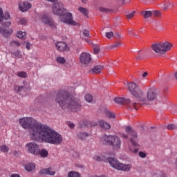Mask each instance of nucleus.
Masks as SVG:
<instances>
[{"mask_svg": "<svg viewBox=\"0 0 177 177\" xmlns=\"http://www.w3.org/2000/svg\"><path fill=\"white\" fill-rule=\"evenodd\" d=\"M19 24H27V19H24V18H22L19 20Z\"/></svg>", "mask_w": 177, "mask_h": 177, "instance_id": "46", "label": "nucleus"}, {"mask_svg": "<svg viewBox=\"0 0 177 177\" xmlns=\"http://www.w3.org/2000/svg\"><path fill=\"white\" fill-rule=\"evenodd\" d=\"M57 62L60 64H64V63H66V59L63 57H57Z\"/></svg>", "mask_w": 177, "mask_h": 177, "instance_id": "32", "label": "nucleus"}, {"mask_svg": "<svg viewBox=\"0 0 177 177\" xmlns=\"http://www.w3.org/2000/svg\"><path fill=\"white\" fill-rule=\"evenodd\" d=\"M108 162L115 169H118V171H124L125 172H129L131 169L132 168V165L128 164L124 165L117 160L116 158H108Z\"/></svg>", "mask_w": 177, "mask_h": 177, "instance_id": "5", "label": "nucleus"}, {"mask_svg": "<svg viewBox=\"0 0 177 177\" xmlns=\"http://www.w3.org/2000/svg\"><path fill=\"white\" fill-rule=\"evenodd\" d=\"M93 52H94L95 55H97V53H99V52H100V47H99V46L95 47Z\"/></svg>", "mask_w": 177, "mask_h": 177, "instance_id": "45", "label": "nucleus"}, {"mask_svg": "<svg viewBox=\"0 0 177 177\" xmlns=\"http://www.w3.org/2000/svg\"><path fill=\"white\" fill-rule=\"evenodd\" d=\"M0 150L2 153H8L9 151V147L6 145H1L0 146Z\"/></svg>", "mask_w": 177, "mask_h": 177, "instance_id": "29", "label": "nucleus"}, {"mask_svg": "<svg viewBox=\"0 0 177 177\" xmlns=\"http://www.w3.org/2000/svg\"><path fill=\"white\" fill-rule=\"evenodd\" d=\"M139 156L141 157V158H146V153H145L142 151L139 152Z\"/></svg>", "mask_w": 177, "mask_h": 177, "instance_id": "47", "label": "nucleus"}, {"mask_svg": "<svg viewBox=\"0 0 177 177\" xmlns=\"http://www.w3.org/2000/svg\"><path fill=\"white\" fill-rule=\"evenodd\" d=\"M172 46H174L172 44L166 41L165 43L153 44L151 46V49L153 50L156 53H165L166 52H168V50H171Z\"/></svg>", "mask_w": 177, "mask_h": 177, "instance_id": "7", "label": "nucleus"}, {"mask_svg": "<svg viewBox=\"0 0 177 177\" xmlns=\"http://www.w3.org/2000/svg\"><path fill=\"white\" fill-rule=\"evenodd\" d=\"M48 154H49V153L48 152V151L46 149H43L41 151L39 149V156H40L43 158H46V157H48Z\"/></svg>", "mask_w": 177, "mask_h": 177, "instance_id": "23", "label": "nucleus"}, {"mask_svg": "<svg viewBox=\"0 0 177 177\" xmlns=\"http://www.w3.org/2000/svg\"><path fill=\"white\" fill-rule=\"evenodd\" d=\"M135 13H136V11H133L132 12L128 14L127 15V19H132V17H133V16H135Z\"/></svg>", "mask_w": 177, "mask_h": 177, "instance_id": "42", "label": "nucleus"}, {"mask_svg": "<svg viewBox=\"0 0 177 177\" xmlns=\"http://www.w3.org/2000/svg\"><path fill=\"white\" fill-rule=\"evenodd\" d=\"M17 37L21 39H26V32L19 31L17 33Z\"/></svg>", "mask_w": 177, "mask_h": 177, "instance_id": "27", "label": "nucleus"}, {"mask_svg": "<svg viewBox=\"0 0 177 177\" xmlns=\"http://www.w3.org/2000/svg\"><path fill=\"white\" fill-rule=\"evenodd\" d=\"M68 177H81V176L77 171H70L68 174Z\"/></svg>", "mask_w": 177, "mask_h": 177, "instance_id": "30", "label": "nucleus"}, {"mask_svg": "<svg viewBox=\"0 0 177 177\" xmlns=\"http://www.w3.org/2000/svg\"><path fill=\"white\" fill-rule=\"evenodd\" d=\"M32 6L28 1H20L19 3V9L21 12H27L29 9H31Z\"/></svg>", "mask_w": 177, "mask_h": 177, "instance_id": "15", "label": "nucleus"}, {"mask_svg": "<svg viewBox=\"0 0 177 177\" xmlns=\"http://www.w3.org/2000/svg\"><path fill=\"white\" fill-rule=\"evenodd\" d=\"M68 125L71 129H73L75 127V124H74V123H68Z\"/></svg>", "mask_w": 177, "mask_h": 177, "instance_id": "50", "label": "nucleus"}, {"mask_svg": "<svg viewBox=\"0 0 177 177\" xmlns=\"http://www.w3.org/2000/svg\"><path fill=\"white\" fill-rule=\"evenodd\" d=\"M136 59H140V58L139 57H137Z\"/></svg>", "mask_w": 177, "mask_h": 177, "instance_id": "62", "label": "nucleus"}, {"mask_svg": "<svg viewBox=\"0 0 177 177\" xmlns=\"http://www.w3.org/2000/svg\"><path fill=\"white\" fill-rule=\"evenodd\" d=\"M47 1H48V2H55V1H56V0H47Z\"/></svg>", "mask_w": 177, "mask_h": 177, "instance_id": "59", "label": "nucleus"}, {"mask_svg": "<svg viewBox=\"0 0 177 177\" xmlns=\"http://www.w3.org/2000/svg\"><path fill=\"white\" fill-rule=\"evenodd\" d=\"M171 6H173V4L171 2H167L165 4H164L163 9H165V10H167V9L168 8H171Z\"/></svg>", "mask_w": 177, "mask_h": 177, "instance_id": "39", "label": "nucleus"}, {"mask_svg": "<svg viewBox=\"0 0 177 177\" xmlns=\"http://www.w3.org/2000/svg\"><path fill=\"white\" fill-rule=\"evenodd\" d=\"M85 41H86V42H88V44H91V41L89 39H86Z\"/></svg>", "mask_w": 177, "mask_h": 177, "instance_id": "58", "label": "nucleus"}, {"mask_svg": "<svg viewBox=\"0 0 177 177\" xmlns=\"http://www.w3.org/2000/svg\"><path fill=\"white\" fill-rule=\"evenodd\" d=\"M39 174L40 175H50V176H54V175H56V171H53L52 168L49 167L40 170Z\"/></svg>", "mask_w": 177, "mask_h": 177, "instance_id": "16", "label": "nucleus"}, {"mask_svg": "<svg viewBox=\"0 0 177 177\" xmlns=\"http://www.w3.org/2000/svg\"><path fill=\"white\" fill-rule=\"evenodd\" d=\"M82 1L85 3V2H86V0H82Z\"/></svg>", "mask_w": 177, "mask_h": 177, "instance_id": "60", "label": "nucleus"}, {"mask_svg": "<svg viewBox=\"0 0 177 177\" xmlns=\"http://www.w3.org/2000/svg\"><path fill=\"white\" fill-rule=\"evenodd\" d=\"M147 75H148L147 72H145V73L142 74L143 78H146V77H147Z\"/></svg>", "mask_w": 177, "mask_h": 177, "instance_id": "56", "label": "nucleus"}, {"mask_svg": "<svg viewBox=\"0 0 177 177\" xmlns=\"http://www.w3.org/2000/svg\"><path fill=\"white\" fill-rule=\"evenodd\" d=\"M113 138V136H104L101 140L103 143L106 144V143H110L111 142V139Z\"/></svg>", "mask_w": 177, "mask_h": 177, "instance_id": "19", "label": "nucleus"}, {"mask_svg": "<svg viewBox=\"0 0 177 177\" xmlns=\"http://www.w3.org/2000/svg\"><path fill=\"white\" fill-rule=\"evenodd\" d=\"M55 102L63 110H71V111H80L81 110L80 102L74 100L67 91L63 90L59 91L57 94Z\"/></svg>", "mask_w": 177, "mask_h": 177, "instance_id": "2", "label": "nucleus"}, {"mask_svg": "<svg viewBox=\"0 0 177 177\" xmlns=\"http://www.w3.org/2000/svg\"><path fill=\"white\" fill-rule=\"evenodd\" d=\"M99 10H100V12H103L104 13H110V12H111V10L109 8H106L104 7H100Z\"/></svg>", "mask_w": 177, "mask_h": 177, "instance_id": "34", "label": "nucleus"}, {"mask_svg": "<svg viewBox=\"0 0 177 177\" xmlns=\"http://www.w3.org/2000/svg\"><path fill=\"white\" fill-rule=\"evenodd\" d=\"M28 153L33 156H39V146L35 142H30L26 145Z\"/></svg>", "mask_w": 177, "mask_h": 177, "instance_id": "11", "label": "nucleus"}, {"mask_svg": "<svg viewBox=\"0 0 177 177\" xmlns=\"http://www.w3.org/2000/svg\"><path fill=\"white\" fill-rule=\"evenodd\" d=\"M78 10H79V12H80V13H82L84 16H88V10L86 8H82V7H80L78 8Z\"/></svg>", "mask_w": 177, "mask_h": 177, "instance_id": "26", "label": "nucleus"}, {"mask_svg": "<svg viewBox=\"0 0 177 177\" xmlns=\"http://www.w3.org/2000/svg\"><path fill=\"white\" fill-rule=\"evenodd\" d=\"M17 76L20 77V78H27L28 75H27V73L24 71H21L17 73Z\"/></svg>", "mask_w": 177, "mask_h": 177, "instance_id": "31", "label": "nucleus"}, {"mask_svg": "<svg viewBox=\"0 0 177 177\" xmlns=\"http://www.w3.org/2000/svg\"><path fill=\"white\" fill-rule=\"evenodd\" d=\"M30 48H31V44L28 42V43L26 44V49L30 50Z\"/></svg>", "mask_w": 177, "mask_h": 177, "instance_id": "52", "label": "nucleus"}, {"mask_svg": "<svg viewBox=\"0 0 177 177\" xmlns=\"http://www.w3.org/2000/svg\"><path fill=\"white\" fill-rule=\"evenodd\" d=\"M167 129L171 131L172 129H176V126L175 124H171L167 125Z\"/></svg>", "mask_w": 177, "mask_h": 177, "instance_id": "41", "label": "nucleus"}, {"mask_svg": "<svg viewBox=\"0 0 177 177\" xmlns=\"http://www.w3.org/2000/svg\"><path fill=\"white\" fill-rule=\"evenodd\" d=\"M32 140H42L51 145H62L63 137L47 125L36 124L31 131Z\"/></svg>", "mask_w": 177, "mask_h": 177, "instance_id": "1", "label": "nucleus"}, {"mask_svg": "<svg viewBox=\"0 0 177 177\" xmlns=\"http://www.w3.org/2000/svg\"><path fill=\"white\" fill-rule=\"evenodd\" d=\"M1 31H2V28L0 27V32H1Z\"/></svg>", "mask_w": 177, "mask_h": 177, "instance_id": "61", "label": "nucleus"}, {"mask_svg": "<svg viewBox=\"0 0 177 177\" xmlns=\"http://www.w3.org/2000/svg\"><path fill=\"white\" fill-rule=\"evenodd\" d=\"M100 127L103 129H110L111 128L110 124L104 122V120L100 121Z\"/></svg>", "mask_w": 177, "mask_h": 177, "instance_id": "20", "label": "nucleus"}, {"mask_svg": "<svg viewBox=\"0 0 177 177\" xmlns=\"http://www.w3.org/2000/svg\"><path fill=\"white\" fill-rule=\"evenodd\" d=\"M9 19H10V15H9V12H5L3 14V10L0 8V23H1L3 27H10L12 23L10 21L5 22V20Z\"/></svg>", "mask_w": 177, "mask_h": 177, "instance_id": "10", "label": "nucleus"}, {"mask_svg": "<svg viewBox=\"0 0 177 177\" xmlns=\"http://www.w3.org/2000/svg\"><path fill=\"white\" fill-rule=\"evenodd\" d=\"M114 102L118 103V104H129V103H131V100L125 97H115Z\"/></svg>", "mask_w": 177, "mask_h": 177, "instance_id": "17", "label": "nucleus"}, {"mask_svg": "<svg viewBox=\"0 0 177 177\" xmlns=\"http://www.w3.org/2000/svg\"><path fill=\"white\" fill-rule=\"evenodd\" d=\"M119 2H122V5H125V0H118Z\"/></svg>", "mask_w": 177, "mask_h": 177, "instance_id": "57", "label": "nucleus"}, {"mask_svg": "<svg viewBox=\"0 0 177 177\" xmlns=\"http://www.w3.org/2000/svg\"><path fill=\"white\" fill-rule=\"evenodd\" d=\"M102 70H103V66L97 65L94 67L93 71L95 74H99L100 73H102Z\"/></svg>", "mask_w": 177, "mask_h": 177, "instance_id": "24", "label": "nucleus"}, {"mask_svg": "<svg viewBox=\"0 0 177 177\" xmlns=\"http://www.w3.org/2000/svg\"><path fill=\"white\" fill-rule=\"evenodd\" d=\"M129 34H130V35H134V37L137 36L136 34H135V32H133V30H129Z\"/></svg>", "mask_w": 177, "mask_h": 177, "instance_id": "51", "label": "nucleus"}, {"mask_svg": "<svg viewBox=\"0 0 177 177\" xmlns=\"http://www.w3.org/2000/svg\"><path fill=\"white\" fill-rule=\"evenodd\" d=\"M125 132L130 135V141L133 146H138V133L136 131L132 129V127L127 126L125 127Z\"/></svg>", "mask_w": 177, "mask_h": 177, "instance_id": "9", "label": "nucleus"}, {"mask_svg": "<svg viewBox=\"0 0 177 177\" xmlns=\"http://www.w3.org/2000/svg\"><path fill=\"white\" fill-rule=\"evenodd\" d=\"M12 46H20V43L17 41H11Z\"/></svg>", "mask_w": 177, "mask_h": 177, "instance_id": "43", "label": "nucleus"}, {"mask_svg": "<svg viewBox=\"0 0 177 177\" xmlns=\"http://www.w3.org/2000/svg\"><path fill=\"white\" fill-rule=\"evenodd\" d=\"M140 52H141V51H140V50H139V51H138V53H140Z\"/></svg>", "mask_w": 177, "mask_h": 177, "instance_id": "63", "label": "nucleus"}, {"mask_svg": "<svg viewBox=\"0 0 177 177\" xmlns=\"http://www.w3.org/2000/svg\"><path fill=\"white\" fill-rule=\"evenodd\" d=\"M39 19L41 23L45 24V26H48L51 30H57V24H56L53 19L49 18L48 15L41 14L40 15Z\"/></svg>", "mask_w": 177, "mask_h": 177, "instance_id": "8", "label": "nucleus"}, {"mask_svg": "<svg viewBox=\"0 0 177 177\" xmlns=\"http://www.w3.org/2000/svg\"><path fill=\"white\" fill-rule=\"evenodd\" d=\"M85 100L88 102V103H91V102L93 100V97L91 94H87L85 96Z\"/></svg>", "mask_w": 177, "mask_h": 177, "instance_id": "33", "label": "nucleus"}, {"mask_svg": "<svg viewBox=\"0 0 177 177\" xmlns=\"http://www.w3.org/2000/svg\"><path fill=\"white\" fill-rule=\"evenodd\" d=\"M19 123L22 126L24 129H30V136L31 139L32 140V133H31L32 129H34L35 125L37 124H42L39 122H35V120L32 118H23L21 119H19Z\"/></svg>", "mask_w": 177, "mask_h": 177, "instance_id": "6", "label": "nucleus"}, {"mask_svg": "<svg viewBox=\"0 0 177 177\" xmlns=\"http://www.w3.org/2000/svg\"><path fill=\"white\" fill-rule=\"evenodd\" d=\"M122 138H124V139H128V138H129L128 134L122 133Z\"/></svg>", "mask_w": 177, "mask_h": 177, "instance_id": "53", "label": "nucleus"}, {"mask_svg": "<svg viewBox=\"0 0 177 177\" xmlns=\"http://www.w3.org/2000/svg\"><path fill=\"white\" fill-rule=\"evenodd\" d=\"M53 12L57 16H59V20L62 23L71 26H77V22L73 20V14L68 12L65 8L63 3H57L53 6Z\"/></svg>", "mask_w": 177, "mask_h": 177, "instance_id": "4", "label": "nucleus"}, {"mask_svg": "<svg viewBox=\"0 0 177 177\" xmlns=\"http://www.w3.org/2000/svg\"><path fill=\"white\" fill-rule=\"evenodd\" d=\"M130 107H133V109H135V110H138L139 109V104H138V103H136V102H133L132 104V105L130 106Z\"/></svg>", "mask_w": 177, "mask_h": 177, "instance_id": "44", "label": "nucleus"}, {"mask_svg": "<svg viewBox=\"0 0 177 177\" xmlns=\"http://www.w3.org/2000/svg\"><path fill=\"white\" fill-rule=\"evenodd\" d=\"M12 32H13V30H12V28L3 29L1 28L0 34H1L3 37L8 38V37H10V35H12Z\"/></svg>", "mask_w": 177, "mask_h": 177, "instance_id": "18", "label": "nucleus"}, {"mask_svg": "<svg viewBox=\"0 0 177 177\" xmlns=\"http://www.w3.org/2000/svg\"><path fill=\"white\" fill-rule=\"evenodd\" d=\"M14 89L16 92H21V91H23V86L15 85L14 86Z\"/></svg>", "mask_w": 177, "mask_h": 177, "instance_id": "36", "label": "nucleus"}, {"mask_svg": "<svg viewBox=\"0 0 177 177\" xmlns=\"http://www.w3.org/2000/svg\"><path fill=\"white\" fill-rule=\"evenodd\" d=\"M153 177H167V176L165 174H162L161 176L153 175Z\"/></svg>", "mask_w": 177, "mask_h": 177, "instance_id": "55", "label": "nucleus"}, {"mask_svg": "<svg viewBox=\"0 0 177 177\" xmlns=\"http://www.w3.org/2000/svg\"><path fill=\"white\" fill-rule=\"evenodd\" d=\"M106 37L108 38V39H110L111 38H113L114 37V33L113 32H106Z\"/></svg>", "mask_w": 177, "mask_h": 177, "instance_id": "38", "label": "nucleus"}, {"mask_svg": "<svg viewBox=\"0 0 177 177\" xmlns=\"http://www.w3.org/2000/svg\"><path fill=\"white\" fill-rule=\"evenodd\" d=\"M10 177H21L19 174H11Z\"/></svg>", "mask_w": 177, "mask_h": 177, "instance_id": "54", "label": "nucleus"}, {"mask_svg": "<svg viewBox=\"0 0 177 177\" xmlns=\"http://www.w3.org/2000/svg\"><path fill=\"white\" fill-rule=\"evenodd\" d=\"M93 159L95 160V161H101L102 160V157L99 156H95L93 157Z\"/></svg>", "mask_w": 177, "mask_h": 177, "instance_id": "48", "label": "nucleus"}, {"mask_svg": "<svg viewBox=\"0 0 177 177\" xmlns=\"http://www.w3.org/2000/svg\"><path fill=\"white\" fill-rule=\"evenodd\" d=\"M142 15L144 18L149 19V17H151V15H153V11H143L142 12Z\"/></svg>", "mask_w": 177, "mask_h": 177, "instance_id": "25", "label": "nucleus"}, {"mask_svg": "<svg viewBox=\"0 0 177 177\" xmlns=\"http://www.w3.org/2000/svg\"><path fill=\"white\" fill-rule=\"evenodd\" d=\"M128 89L131 92V95L136 97L138 102H144V104H147V100L153 102L157 98V93L155 89L149 88L147 91V97L143 93V91L136 84L131 82L128 84Z\"/></svg>", "mask_w": 177, "mask_h": 177, "instance_id": "3", "label": "nucleus"}, {"mask_svg": "<svg viewBox=\"0 0 177 177\" xmlns=\"http://www.w3.org/2000/svg\"><path fill=\"white\" fill-rule=\"evenodd\" d=\"M106 117H109V118H115V117L114 113L111 111H106Z\"/></svg>", "mask_w": 177, "mask_h": 177, "instance_id": "37", "label": "nucleus"}, {"mask_svg": "<svg viewBox=\"0 0 177 177\" xmlns=\"http://www.w3.org/2000/svg\"><path fill=\"white\" fill-rule=\"evenodd\" d=\"M121 46V43L120 41H117L115 44L110 45L109 46V49H115L116 48H120Z\"/></svg>", "mask_w": 177, "mask_h": 177, "instance_id": "28", "label": "nucleus"}, {"mask_svg": "<svg viewBox=\"0 0 177 177\" xmlns=\"http://www.w3.org/2000/svg\"><path fill=\"white\" fill-rule=\"evenodd\" d=\"M88 136L89 134L86 132H80L77 134V138L80 139V140H85Z\"/></svg>", "mask_w": 177, "mask_h": 177, "instance_id": "21", "label": "nucleus"}, {"mask_svg": "<svg viewBox=\"0 0 177 177\" xmlns=\"http://www.w3.org/2000/svg\"><path fill=\"white\" fill-rule=\"evenodd\" d=\"M152 15H153L154 16H156V17H161L162 16V13L160 11L158 10H153L152 11Z\"/></svg>", "mask_w": 177, "mask_h": 177, "instance_id": "35", "label": "nucleus"}, {"mask_svg": "<svg viewBox=\"0 0 177 177\" xmlns=\"http://www.w3.org/2000/svg\"><path fill=\"white\" fill-rule=\"evenodd\" d=\"M25 169L28 171V172H31L32 171H35V164L29 163L25 166Z\"/></svg>", "mask_w": 177, "mask_h": 177, "instance_id": "22", "label": "nucleus"}, {"mask_svg": "<svg viewBox=\"0 0 177 177\" xmlns=\"http://www.w3.org/2000/svg\"><path fill=\"white\" fill-rule=\"evenodd\" d=\"M110 145L112 146L113 150L121 149V139L117 136H112Z\"/></svg>", "mask_w": 177, "mask_h": 177, "instance_id": "13", "label": "nucleus"}, {"mask_svg": "<svg viewBox=\"0 0 177 177\" xmlns=\"http://www.w3.org/2000/svg\"><path fill=\"white\" fill-rule=\"evenodd\" d=\"M83 35L84 37H86V38H91V35L89 33V30H84L83 31Z\"/></svg>", "mask_w": 177, "mask_h": 177, "instance_id": "40", "label": "nucleus"}, {"mask_svg": "<svg viewBox=\"0 0 177 177\" xmlns=\"http://www.w3.org/2000/svg\"><path fill=\"white\" fill-rule=\"evenodd\" d=\"M55 45L57 50L59 52H68L70 50V48H68V46L64 41H57Z\"/></svg>", "mask_w": 177, "mask_h": 177, "instance_id": "14", "label": "nucleus"}, {"mask_svg": "<svg viewBox=\"0 0 177 177\" xmlns=\"http://www.w3.org/2000/svg\"><path fill=\"white\" fill-rule=\"evenodd\" d=\"M113 37H115V38H121V35L118 32H115L114 33Z\"/></svg>", "mask_w": 177, "mask_h": 177, "instance_id": "49", "label": "nucleus"}, {"mask_svg": "<svg viewBox=\"0 0 177 177\" xmlns=\"http://www.w3.org/2000/svg\"><path fill=\"white\" fill-rule=\"evenodd\" d=\"M80 62L82 64H89L92 62L91 54L86 52H83L80 55Z\"/></svg>", "mask_w": 177, "mask_h": 177, "instance_id": "12", "label": "nucleus"}]
</instances>
